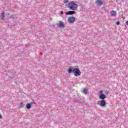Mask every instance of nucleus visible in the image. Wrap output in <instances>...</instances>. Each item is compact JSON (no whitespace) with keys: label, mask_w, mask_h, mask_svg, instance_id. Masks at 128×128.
Masks as SVG:
<instances>
[{"label":"nucleus","mask_w":128,"mask_h":128,"mask_svg":"<svg viewBox=\"0 0 128 128\" xmlns=\"http://www.w3.org/2000/svg\"><path fill=\"white\" fill-rule=\"evenodd\" d=\"M60 14H64V12H63V11H61Z\"/></svg>","instance_id":"obj_15"},{"label":"nucleus","mask_w":128,"mask_h":128,"mask_svg":"<svg viewBox=\"0 0 128 128\" xmlns=\"http://www.w3.org/2000/svg\"><path fill=\"white\" fill-rule=\"evenodd\" d=\"M72 72H74L75 76H80L82 72L78 68H75L72 70Z\"/></svg>","instance_id":"obj_2"},{"label":"nucleus","mask_w":128,"mask_h":128,"mask_svg":"<svg viewBox=\"0 0 128 128\" xmlns=\"http://www.w3.org/2000/svg\"><path fill=\"white\" fill-rule=\"evenodd\" d=\"M120 22H116V24H117V26H120Z\"/></svg>","instance_id":"obj_14"},{"label":"nucleus","mask_w":128,"mask_h":128,"mask_svg":"<svg viewBox=\"0 0 128 128\" xmlns=\"http://www.w3.org/2000/svg\"><path fill=\"white\" fill-rule=\"evenodd\" d=\"M58 26L59 28H64V24L62 22H60L59 24H58Z\"/></svg>","instance_id":"obj_6"},{"label":"nucleus","mask_w":128,"mask_h":128,"mask_svg":"<svg viewBox=\"0 0 128 128\" xmlns=\"http://www.w3.org/2000/svg\"><path fill=\"white\" fill-rule=\"evenodd\" d=\"M126 26H128V20L126 22Z\"/></svg>","instance_id":"obj_16"},{"label":"nucleus","mask_w":128,"mask_h":128,"mask_svg":"<svg viewBox=\"0 0 128 128\" xmlns=\"http://www.w3.org/2000/svg\"><path fill=\"white\" fill-rule=\"evenodd\" d=\"M68 22L70 24H74L76 22V18L72 16L68 18Z\"/></svg>","instance_id":"obj_3"},{"label":"nucleus","mask_w":128,"mask_h":128,"mask_svg":"<svg viewBox=\"0 0 128 128\" xmlns=\"http://www.w3.org/2000/svg\"><path fill=\"white\" fill-rule=\"evenodd\" d=\"M2 118V115H0V118Z\"/></svg>","instance_id":"obj_19"},{"label":"nucleus","mask_w":128,"mask_h":128,"mask_svg":"<svg viewBox=\"0 0 128 128\" xmlns=\"http://www.w3.org/2000/svg\"><path fill=\"white\" fill-rule=\"evenodd\" d=\"M68 72L69 74H72V69L71 68H70L68 69Z\"/></svg>","instance_id":"obj_13"},{"label":"nucleus","mask_w":128,"mask_h":128,"mask_svg":"<svg viewBox=\"0 0 128 128\" xmlns=\"http://www.w3.org/2000/svg\"><path fill=\"white\" fill-rule=\"evenodd\" d=\"M98 104H99L102 108H104V106H106V100H101L100 101H98Z\"/></svg>","instance_id":"obj_4"},{"label":"nucleus","mask_w":128,"mask_h":128,"mask_svg":"<svg viewBox=\"0 0 128 128\" xmlns=\"http://www.w3.org/2000/svg\"><path fill=\"white\" fill-rule=\"evenodd\" d=\"M106 98V95H104V94H101L99 96V98H100V100H104V98Z\"/></svg>","instance_id":"obj_8"},{"label":"nucleus","mask_w":128,"mask_h":128,"mask_svg":"<svg viewBox=\"0 0 128 128\" xmlns=\"http://www.w3.org/2000/svg\"><path fill=\"white\" fill-rule=\"evenodd\" d=\"M78 6L74 2H70L68 4V8L72 10H76Z\"/></svg>","instance_id":"obj_1"},{"label":"nucleus","mask_w":128,"mask_h":128,"mask_svg":"<svg viewBox=\"0 0 128 128\" xmlns=\"http://www.w3.org/2000/svg\"><path fill=\"white\" fill-rule=\"evenodd\" d=\"M100 94H102V90L100 91Z\"/></svg>","instance_id":"obj_18"},{"label":"nucleus","mask_w":128,"mask_h":128,"mask_svg":"<svg viewBox=\"0 0 128 128\" xmlns=\"http://www.w3.org/2000/svg\"><path fill=\"white\" fill-rule=\"evenodd\" d=\"M4 12H2L1 13V20H4Z\"/></svg>","instance_id":"obj_12"},{"label":"nucleus","mask_w":128,"mask_h":128,"mask_svg":"<svg viewBox=\"0 0 128 128\" xmlns=\"http://www.w3.org/2000/svg\"><path fill=\"white\" fill-rule=\"evenodd\" d=\"M74 12H75L74 11H69V12H66V15L74 14Z\"/></svg>","instance_id":"obj_9"},{"label":"nucleus","mask_w":128,"mask_h":128,"mask_svg":"<svg viewBox=\"0 0 128 128\" xmlns=\"http://www.w3.org/2000/svg\"><path fill=\"white\" fill-rule=\"evenodd\" d=\"M82 92L83 94H88V89L86 88H84L82 90Z\"/></svg>","instance_id":"obj_11"},{"label":"nucleus","mask_w":128,"mask_h":128,"mask_svg":"<svg viewBox=\"0 0 128 128\" xmlns=\"http://www.w3.org/2000/svg\"><path fill=\"white\" fill-rule=\"evenodd\" d=\"M65 2H68V0H66Z\"/></svg>","instance_id":"obj_17"},{"label":"nucleus","mask_w":128,"mask_h":128,"mask_svg":"<svg viewBox=\"0 0 128 128\" xmlns=\"http://www.w3.org/2000/svg\"><path fill=\"white\" fill-rule=\"evenodd\" d=\"M95 4H96V6H102V4H104V2H102V0H96Z\"/></svg>","instance_id":"obj_5"},{"label":"nucleus","mask_w":128,"mask_h":128,"mask_svg":"<svg viewBox=\"0 0 128 128\" xmlns=\"http://www.w3.org/2000/svg\"><path fill=\"white\" fill-rule=\"evenodd\" d=\"M26 108H28V110H30L32 108V105L30 104H26Z\"/></svg>","instance_id":"obj_10"},{"label":"nucleus","mask_w":128,"mask_h":128,"mask_svg":"<svg viewBox=\"0 0 128 128\" xmlns=\"http://www.w3.org/2000/svg\"><path fill=\"white\" fill-rule=\"evenodd\" d=\"M110 14L112 16H116L117 14L116 12H115L114 10H112L110 12Z\"/></svg>","instance_id":"obj_7"}]
</instances>
